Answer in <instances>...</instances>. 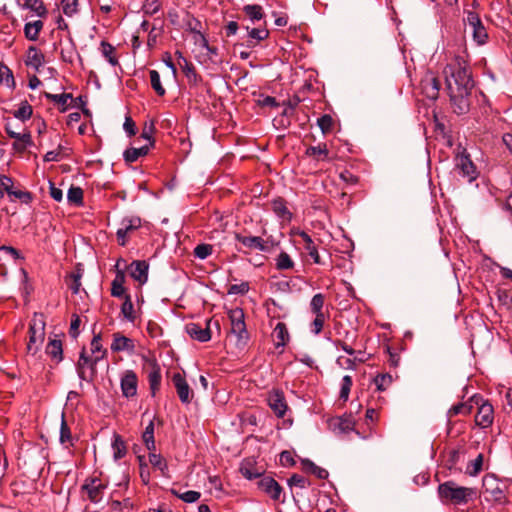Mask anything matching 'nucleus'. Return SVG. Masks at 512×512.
I'll use <instances>...</instances> for the list:
<instances>
[{"label":"nucleus","instance_id":"obj_57","mask_svg":"<svg viewBox=\"0 0 512 512\" xmlns=\"http://www.w3.org/2000/svg\"><path fill=\"white\" fill-rule=\"evenodd\" d=\"M352 387V378L349 375H345L342 378L341 390H340V399L347 401L349 397V393Z\"/></svg>","mask_w":512,"mask_h":512},{"label":"nucleus","instance_id":"obj_47","mask_svg":"<svg viewBox=\"0 0 512 512\" xmlns=\"http://www.w3.org/2000/svg\"><path fill=\"white\" fill-rule=\"evenodd\" d=\"M324 301H325V297L323 294H321V293L315 294L312 297L311 302H310L311 312L315 315L324 314L322 311L323 306H324Z\"/></svg>","mask_w":512,"mask_h":512},{"label":"nucleus","instance_id":"obj_39","mask_svg":"<svg viewBox=\"0 0 512 512\" xmlns=\"http://www.w3.org/2000/svg\"><path fill=\"white\" fill-rule=\"evenodd\" d=\"M243 12L253 23L255 21H260L264 17L263 8L257 4L245 5L243 7Z\"/></svg>","mask_w":512,"mask_h":512},{"label":"nucleus","instance_id":"obj_45","mask_svg":"<svg viewBox=\"0 0 512 512\" xmlns=\"http://www.w3.org/2000/svg\"><path fill=\"white\" fill-rule=\"evenodd\" d=\"M67 200L69 203H72L75 205H82L83 190L80 187L71 186L67 193Z\"/></svg>","mask_w":512,"mask_h":512},{"label":"nucleus","instance_id":"obj_35","mask_svg":"<svg viewBox=\"0 0 512 512\" xmlns=\"http://www.w3.org/2000/svg\"><path fill=\"white\" fill-rule=\"evenodd\" d=\"M23 8L29 9L39 17H46L48 11L42 0H24Z\"/></svg>","mask_w":512,"mask_h":512},{"label":"nucleus","instance_id":"obj_37","mask_svg":"<svg viewBox=\"0 0 512 512\" xmlns=\"http://www.w3.org/2000/svg\"><path fill=\"white\" fill-rule=\"evenodd\" d=\"M112 449L115 460H119L126 455V445L119 434H114L113 436Z\"/></svg>","mask_w":512,"mask_h":512},{"label":"nucleus","instance_id":"obj_29","mask_svg":"<svg viewBox=\"0 0 512 512\" xmlns=\"http://www.w3.org/2000/svg\"><path fill=\"white\" fill-rule=\"evenodd\" d=\"M150 145H143L139 148L131 147L124 151L123 157L127 163H133L138 160L139 157L148 154Z\"/></svg>","mask_w":512,"mask_h":512},{"label":"nucleus","instance_id":"obj_17","mask_svg":"<svg viewBox=\"0 0 512 512\" xmlns=\"http://www.w3.org/2000/svg\"><path fill=\"white\" fill-rule=\"evenodd\" d=\"M0 185L3 186V190L10 196L21 200L23 203H29L32 199V195L28 191L15 190L13 188V181L7 176L0 178Z\"/></svg>","mask_w":512,"mask_h":512},{"label":"nucleus","instance_id":"obj_36","mask_svg":"<svg viewBox=\"0 0 512 512\" xmlns=\"http://www.w3.org/2000/svg\"><path fill=\"white\" fill-rule=\"evenodd\" d=\"M143 442L149 451H155L154 419H151L142 434Z\"/></svg>","mask_w":512,"mask_h":512},{"label":"nucleus","instance_id":"obj_54","mask_svg":"<svg viewBox=\"0 0 512 512\" xmlns=\"http://www.w3.org/2000/svg\"><path fill=\"white\" fill-rule=\"evenodd\" d=\"M149 462L153 467L158 468L163 474L167 469L165 459H163L161 455L153 453V451L149 454Z\"/></svg>","mask_w":512,"mask_h":512},{"label":"nucleus","instance_id":"obj_61","mask_svg":"<svg viewBox=\"0 0 512 512\" xmlns=\"http://www.w3.org/2000/svg\"><path fill=\"white\" fill-rule=\"evenodd\" d=\"M288 485L289 486H296L299 488H306L308 486V481L305 477L299 475V474H293L288 479Z\"/></svg>","mask_w":512,"mask_h":512},{"label":"nucleus","instance_id":"obj_62","mask_svg":"<svg viewBox=\"0 0 512 512\" xmlns=\"http://www.w3.org/2000/svg\"><path fill=\"white\" fill-rule=\"evenodd\" d=\"M355 422L351 416L339 418L338 427L341 432H348L354 428Z\"/></svg>","mask_w":512,"mask_h":512},{"label":"nucleus","instance_id":"obj_2","mask_svg":"<svg viewBox=\"0 0 512 512\" xmlns=\"http://www.w3.org/2000/svg\"><path fill=\"white\" fill-rule=\"evenodd\" d=\"M438 495L443 503L465 505L475 495V489L458 486L454 481H446L438 486Z\"/></svg>","mask_w":512,"mask_h":512},{"label":"nucleus","instance_id":"obj_24","mask_svg":"<svg viewBox=\"0 0 512 512\" xmlns=\"http://www.w3.org/2000/svg\"><path fill=\"white\" fill-rule=\"evenodd\" d=\"M272 211L282 220L291 221L292 213L286 206V201L283 198H276L271 202Z\"/></svg>","mask_w":512,"mask_h":512},{"label":"nucleus","instance_id":"obj_15","mask_svg":"<svg viewBox=\"0 0 512 512\" xmlns=\"http://www.w3.org/2000/svg\"><path fill=\"white\" fill-rule=\"evenodd\" d=\"M235 239L243 246L251 250H259L262 252L270 251V246L268 245V241L262 239L258 236H244L240 233L235 234Z\"/></svg>","mask_w":512,"mask_h":512},{"label":"nucleus","instance_id":"obj_26","mask_svg":"<svg viewBox=\"0 0 512 512\" xmlns=\"http://www.w3.org/2000/svg\"><path fill=\"white\" fill-rule=\"evenodd\" d=\"M178 65L190 84L196 85L201 80V77L196 72L194 65L186 58H183V61H178Z\"/></svg>","mask_w":512,"mask_h":512},{"label":"nucleus","instance_id":"obj_43","mask_svg":"<svg viewBox=\"0 0 512 512\" xmlns=\"http://www.w3.org/2000/svg\"><path fill=\"white\" fill-rule=\"evenodd\" d=\"M32 112V106L27 101H23L13 115L19 120L26 121L32 116Z\"/></svg>","mask_w":512,"mask_h":512},{"label":"nucleus","instance_id":"obj_55","mask_svg":"<svg viewBox=\"0 0 512 512\" xmlns=\"http://www.w3.org/2000/svg\"><path fill=\"white\" fill-rule=\"evenodd\" d=\"M374 383L378 391H384L392 383V376L390 374H379L374 378Z\"/></svg>","mask_w":512,"mask_h":512},{"label":"nucleus","instance_id":"obj_27","mask_svg":"<svg viewBox=\"0 0 512 512\" xmlns=\"http://www.w3.org/2000/svg\"><path fill=\"white\" fill-rule=\"evenodd\" d=\"M125 273L123 270L117 269L114 280L111 283V295L113 297L125 296Z\"/></svg>","mask_w":512,"mask_h":512},{"label":"nucleus","instance_id":"obj_11","mask_svg":"<svg viewBox=\"0 0 512 512\" xmlns=\"http://www.w3.org/2000/svg\"><path fill=\"white\" fill-rule=\"evenodd\" d=\"M141 227V219L139 217L124 218L121 222V227L117 230L116 236L119 245L125 246L127 236Z\"/></svg>","mask_w":512,"mask_h":512},{"label":"nucleus","instance_id":"obj_8","mask_svg":"<svg viewBox=\"0 0 512 512\" xmlns=\"http://www.w3.org/2000/svg\"><path fill=\"white\" fill-rule=\"evenodd\" d=\"M257 486L262 492L267 494L272 500L284 502V499H281L283 489H282L281 485L274 478H272L270 476L262 477L257 482Z\"/></svg>","mask_w":512,"mask_h":512},{"label":"nucleus","instance_id":"obj_48","mask_svg":"<svg viewBox=\"0 0 512 512\" xmlns=\"http://www.w3.org/2000/svg\"><path fill=\"white\" fill-rule=\"evenodd\" d=\"M149 75H150V82H151L152 88L155 90V92L159 96H164L166 93V90L161 84L160 75H159L158 71L151 70L149 72Z\"/></svg>","mask_w":512,"mask_h":512},{"label":"nucleus","instance_id":"obj_58","mask_svg":"<svg viewBox=\"0 0 512 512\" xmlns=\"http://www.w3.org/2000/svg\"><path fill=\"white\" fill-rule=\"evenodd\" d=\"M317 124L322 133L326 134L330 132L333 127V119L330 115L324 114L318 119Z\"/></svg>","mask_w":512,"mask_h":512},{"label":"nucleus","instance_id":"obj_14","mask_svg":"<svg viewBox=\"0 0 512 512\" xmlns=\"http://www.w3.org/2000/svg\"><path fill=\"white\" fill-rule=\"evenodd\" d=\"M121 391L124 397L130 398L137 394L138 378L133 370H126L120 381Z\"/></svg>","mask_w":512,"mask_h":512},{"label":"nucleus","instance_id":"obj_4","mask_svg":"<svg viewBox=\"0 0 512 512\" xmlns=\"http://www.w3.org/2000/svg\"><path fill=\"white\" fill-rule=\"evenodd\" d=\"M482 489L486 501L498 504L506 502L505 493L500 482L494 475L487 474L483 477Z\"/></svg>","mask_w":512,"mask_h":512},{"label":"nucleus","instance_id":"obj_28","mask_svg":"<svg viewBox=\"0 0 512 512\" xmlns=\"http://www.w3.org/2000/svg\"><path fill=\"white\" fill-rule=\"evenodd\" d=\"M45 352L53 360L59 363L63 359L62 342L57 339L50 340L46 346Z\"/></svg>","mask_w":512,"mask_h":512},{"label":"nucleus","instance_id":"obj_22","mask_svg":"<svg viewBox=\"0 0 512 512\" xmlns=\"http://www.w3.org/2000/svg\"><path fill=\"white\" fill-rule=\"evenodd\" d=\"M135 349V344L132 339L120 334H113V342L111 344V350L113 352L129 351L132 352Z\"/></svg>","mask_w":512,"mask_h":512},{"label":"nucleus","instance_id":"obj_6","mask_svg":"<svg viewBox=\"0 0 512 512\" xmlns=\"http://www.w3.org/2000/svg\"><path fill=\"white\" fill-rule=\"evenodd\" d=\"M107 488V483L102 481L99 477H89L85 479L81 486V491L87 494L88 499L92 503H99Z\"/></svg>","mask_w":512,"mask_h":512},{"label":"nucleus","instance_id":"obj_59","mask_svg":"<svg viewBox=\"0 0 512 512\" xmlns=\"http://www.w3.org/2000/svg\"><path fill=\"white\" fill-rule=\"evenodd\" d=\"M471 408L472 407L468 406L466 403H458L449 409L448 415L449 417H453L459 414H470Z\"/></svg>","mask_w":512,"mask_h":512},{"label":"nucleus","instance_id":"obj_13","mask_svg":"<svg viewBox=\"0 0 512 512\" xmlns=\"http://www.w3.org/2000/svg\"><path fill=\"white\" fill-rule=\"evenodd\" d=\"M172 382L176 388L180 401L183 404H189L194 394L186 379L180 373H175L172 376Z\"/></svg>","mask_w":512,"mask_h":512},{"label":"nucleus","instance_id":"obj_46","mask_svg":"<svg viewBox=\"0 0 512 512\" xmlns=\"http://www.w3.org/2000/svg\"><path fill=\"white\" fill-rule=\"evenodd\" d=\"M294 262L286 252H281L276 258V268L278 270H288L293 268Z\"/></svg>","mask_w":512,"mask_h":512},{"label":"nucleus","instance_id":"obj_20","mask_svg":"<svg viewBox=\"0 0 512 512\" xmlns=\"http://www.w3.org/2000/svg\"><path fill=\"white\" fill-rule=\"evenodd\" d=\"M475 422L482 428H487L493 423V407L489 403H483L475 416Z\"/></svg>","mask_w":512,"mask_h":512},{"label":"nucleus","instance_id":"obj_44","mask_svg":"<svg viewBox=\"0 0 512 512\" xmlns=\"http://www.w3.org/2000/svg\"><path fill=\"white\" fill-rule=\"evenodd\" d=\"M171 493L186 503H194L201 496L200 492L193 491V490H189V491L181 493L176 489H171Z\"/></svg>","mask_w":512,"mask_h":512},{"label":"nucleus","instance_id":"obj_63","mask_svg":"<svg viewBox=\"0 0 512 512\" xmlns=\"http://www.w3.org/2000/svg\"><path fill=\"white\" fill-rule=\"evenodd\" d=\"M324 322H325L324 314L315 315V319L311 323V331L314 334L318 335L323 329Z\"/></svg>","mask_w":512,"mask_h":512},{"label":"nucleus","instance_id":"obj_5","mask_svg":"<svg viewBox=\"0 0 512 512\" xmlns=\"http://www.w3.org/2000/svg\"><path fill=\"white\" fill-rule=\"evenodd\" d=\"M466 17L464 18V24L468 25L472 31L474 41L478 45H483L488 39V33L486 28L483 26L479 15L472 11H465Z\"/></svg>","mask_w":512,"mask_h":512},{"label":"nucleus","instance_id":"obj_38","mask_svg":"<svg viewBox=\"0 0 512 512\" xmlns=\"http://www.w3.org/2000/svg\"><path fill=\"white\" fill-rule=\"evenodd\" d=\"M5 130L9 137L21 141V148H26L27 146L32 144V138L29 132L18 133L14 131L9 124L5 126Z\"/></svg>","mask_w":512,"mask_h":512},{"label":"nucleus","instance_id":"obj_56","mask_svg":"<svg viewBox=\"0 0 512 512\" xmlns=\"http://www.w3.org/2000/svg\"><path fill=\"white\" fill-rule=\"evenodd\" d=\"M61 4L63 13L68 17L73 16L78 11V0H62Z\"/></svg>","mask_w":512,"mask_h":512},{"label":"nucleus","instance_id":"obj_34","mask_svg":"<svg viewBox=\"0 0 512 512\" xmlns=\"http://www.w3.org/2000/svg\"><path fill=\"white\" fill-rule=\"evenodd\" d=\"M305 154L317 161H324L328 159L329 152L326 144H319L318 146H309Z\"/></svg>","mask_w":512,"mask_h":512},{"label":"nucleus","instance_id":"obj_40","mask_svg":"<svg viewBox=\"0 0 512 512\" xmlns=\"http://www.w3.org/2000/svg\"><path fill=\"white\" fill-rule=\"evenodd\" d=\"M102 55L108 60L112 66L119 64L117 57L115 56V48L108 42H101Z\"/></svg>","mask_w":512,"mask_h":512},{"label":"nucleus","instance_id":"obj_42","mask_svg":"<svg viewBox=\"0 0 512 512\" xmlns=\"http://www.w3.org/2000/svg\"><path fill=\"white\" fill-rule=\"evenodd\" d=\"M121 313L125 319H127L130 322H134V305L132 303L130 295H125L124 302L122 303L121 306Z\"/></svg>","mask_w":512,"mask_h":512},{"label":"nucleus","instance_id":"obj_32","mask_svg":"<svg viewBox=\"0 0 512 512\" xmlns=\"http://www.w3.org/2000/svg\"><path fill=\"white\" fill-rule=\"evenodd\" d=\"M302 466L305 472L315 475L318 479H326L328 477L326 469L317 466L309 459L302 460Z\"/></svg>","mask_w":512,"mask_h":512},{"label":"nucleus","instance_id":"obj_23","mask_svg":"<svg viewBox=\"0 0 512 512\" xmlns=\"http://www.w3.org/2000/svg\"><path fill=\"white\" fill-rule=\"evenodd\" d=\"M248 32L247 47H255L260 41L265 40L269 36V31L265 27L249 28L246 27Z\"/></svg>","mask_w":512,"mask_h":512},{"label":"nucleus","instance_id":"obj_49","mask_svg":"<svg viewBox=\"0 0 512 512\" xmlns=\"http://www.w3.org/2000/svg\"><path fill=\"white\" fill-rule=\"evenodd\" d=\"M81 277H82V274L79 271H77V272L71 273L66 279L68 287L72 290V292L74 294H77L80 291Z\"/></svg>","mask_w":512,"mask_h":512},{"label":"nucleus","instance_id":"obj_51","mask_svg":"<svg viewBox=\"0 0 512 512\" xmlns=\"http://www.w3.org/2000/svg\"><path fill=\"white\" fill-rule=\"evenodd\" d=\"M483 466V455L479 454L474 460L467 465V474L476 476L480 473Z\"/></svg>","mask_w":512,"mask_h":512},{"label":"nucleus","instance_id":"obj_10","mask_svg":"<svg viewBox=\"0 0 512 512\" xmlns=\"http://www.w3.org/2000/svg\"><path fill=\"white\" fill-rule=\"evenodd\" d=\"M105 355H106V351H104L101 355H95L93 357H88L86 355L85 348H83L81 353H80L79 360H78V363H77V373H78L79 378L82 379V380H86L87 379L86 376H85V371H84V367L86 365L90 366V369L92 371V376H93L95 374V372H96V365H97V363L102 358H104Z\"/></svg>","mask_w":512,"mask_h":512},{"label":"nucleus","instance_id":"obj_60","mask_svg":"<svg viewBox=\"0 0 512 512\" xmlns=\"http://www.w3.org/2000/svg\"><path fill=\"white\" fill-rule=\"evenodd\" d=\"M71 441V431L67 425V422L62 414L61 427H60V442L62 444Z\"/></svg>","mask_w":512,"mask_h":512},{"label":"nucleus","instance_id":"obj_25","mask_svg":"<svg viewBox=\"0 0 512 512\" xmlns=\"http://www.w3.org/2000/svg\"><path fill=\"white\" fill-rule=\"evenodd\" d=\"M276 347H284L289 341V332L283 322H278L272 332Z\"/></svg>","mask_w":512,"mask_h":512},{"label":"nucleus","instance_id":"obj_50","mask_svg":"<svg viewBox=\"0 0 512 512\" xmlns=\"http://www.w3.org/2000/svg\"><path fill=\"white\" fill-rule=\"evenodd\" d=\"M212 251H213V246L211 244L202 243V244H198L194 248L193 253L196 258L204 260L212 254Z\"/></svg>","mask_w":512,"mask_h":512},{"label":"nucleus","instance_id":"obj_53","mask_svg":"<svg viewBox=\"0 0 512 512\" xmlns=\"http://www.w3.org/2000/svg\"><path fill=\"white\" fill-rule=\"evenodd\" d=\"M161 9L159 0H146L143 4V12L146 15L152 16L157 14Z\"/></svg>","mask_w":512,"mask_h":512},{"label":"nucleus","instance_id":"obj_16","mask_svg":"<svg viewBox=\"0 0 512 512\" xmlns=\"http://www.w3.org/2000/svg\"><path fill=\"white\" fill-rule=\"evenodd\" d=\"M210 322L211 320H208L207 326L205 328L201 327V325L198 323H188L185 326V331L192 339L199 342H207L211 339V331L209 328Z\"/></svg>","mask_w":512,"mask_h":512},{"label":"nucleus","instance_id":"obj_9","mask_svg":"<svg viewBox=\"0 0 512 512\" xmlns=\"http://www.w3.org/2000/svg\"><path fill=\"white\" fill-rule=\"evenodd\" d=\"M422 93L430 100H436L439 96L440 82L431 72L425 74L420 82Z\"/></svg>","mask_w":512,"mask_h":512},{"label":"nucleus","instance_id":"obj_1","mask_svg":"<svg viewBox=\"0 0 512 512\" xmlns=\"http://www.w3.org/2000/svg\"><path fill=\"white\" fill-rule=\"evenodd\" d=\"M443 73L453 111L458 115L466 114L470 108V94L474 87L468 63L462 57L456 56L445 66Z\"/></svg>","mask_w":512,"mask_h":512},{"label":"nucleus","instance_id":"obj_19","mask_svg":"<svg viewBox=\"0 0 512 512\" xmlns=\"http://www.w3.org/2000/svg\"><path fill=\"white\" fill-rule=\"evenodd\" d=\"M145 360L149 363L151 367V370L148 374V381L151 393L154 396L156 394V391L159 390L161 384V369L156 360H151L147 358H145Z\"/></svg>","mask_w":512,"mask_h":512},{"label":"nucleus","instance_id":"obj_64","mask_svg":"<svg viewBox=\"0 0 512 512\" xmlns=\"http://www.w3.org/2000/svg\"><path fill=\"white\" fill-rule=\"evenodd\" d=\"M80 323H81L80 317L77 314H73L72 319H71L70 328H69V335L72 338L78 337Z\"/></svg>","mask_w":512,"mask_h":512},{"label":"nucleus","instance_id":"obj_41","mask_svg":"<svg viewBox=\"0 0 512 512\" xmlns=\"http://www.w3.org/2000/svg\"><path fill=\"white\" fill-rule=\"evenodd\" d=\"M44 95L48 100H50L58 105H61L62 106L61 112L66 111L67 102L69 99H72V95L69 93L51 94V93L45 92Z\"/></svg>","mask_w":512,"mask_h":512},{"label":"nucleus","instance_id":"obj_21","mask_svg":"<svg viewBox=\"0 0 512 512\" xmlns=\"http://www.w3.org/2000/svg\"><path fill=\"white\" fill-rule=\"evenodd\" d=\"M239 471L246 479L249 480L259 478L264 473V470L261 467H257L253 459L243 460L240 464Z\"/></svg>","mask_w":512,"mask_h":512},{"label":"nucleus","instance_id":"obj_30","mask_svg":"<svg viewBox=\"0 0 512 512\" xmlns=\"http://www.w3.org/2000/svg\"><path fill=\"white\" fill-rule=\"evenodd\" d=\"M60 55L61 59L69 64H73L75 56L81 60L80 55L77 53L76 45L71 37L69 38L68 44L61 49Z\"/></svg>","mask_w":512,"mask_h":512},{"label":"nucleus","instance_id":"obj_12","mask_svg":"<svg viewBox=\"0 0 512 512\" xmlns=\"http://www.w3.org/2000/svg\"><path fill=\"white\" fill-rule=\"evenodd\" d=\"M268 405L278 418L284 417L287 411V403L281 390H272L268 395Z\"/></svg>","mask_w":512,"mask_h":512},{"label":"nucleus","instance_id":"obj_52","mask_svg":"<svg viewBox=\"0 0 512 512\" xmlns=\"http://www.w3.org/2000/svg\"><path fill=\"white\" fill-rule=\"evenodd\" d=\"M231 332L237 336L238 342H245L248 338L245 322L231 325Z\"/></svg>","mask_w":512,"mask_h":512},{"label":"nucleus","instance_id":"obj_33","mask_svg":"<svg viewBox=\"0 0 512 512\" xmlns=\"http://www.w3.org/2000/svg\"><path fill=\"white\" fill-rule=\"evenodd\" d=\"M43 62L44 55L36 47H30L27 53L26 65L32 66L38 70L39 67L43 65Z\"/></svg>","mask_w":512,"mask_h":512},{"label":"nucleus","instance_id":"obj_3","mask_svg":"<svg viewBox=\"0 0 512 512\" xmlns=\"http://www.w3.org/2000/svg\"><path fill=\"white\" fill-rule=\"evenodd\" d=\"M45 339V320L43 314L35 313L29 325V341L27 352L35 355Z\"/></svg>","mask_w":512,"mask_h":512},{"label":"nucleus","instance_id":"obj_18","mask_svg":"<svg viewBox=\"0 0 512 512\" xmlns=\"http://www.w3.org/2000/svg\"><path fill=\"white\" fill-rule=\"evenodd\" d=\"M149 265L144 260H135L130 264V276L140 284H145L148 280Z\"/></svg>","mask_w":512,"mask_h":512},{"label":"nucleus","instance_id":"obj_31","mask_svg":"<svg viewBox=\"0 0 512 512\" xmlns=\"http://www.w3.org/2000/svg\"><path fill=\"white\" fill-rule=\"evenodd\" d=\"M43 22L41 20H36L33 22H28L24 26V34L28 40L36 41L39 37V33L43 28Z\"/></svg>","mask_w":512,"mask_h":512},{"label":"nucleus","instance_id":"obj_7","mask_svg":"<svg viewBox=\"0 0 512 512\" xmlns=\"http://www.w3.org/2000/svg\"><path fill=\"white\" fill-rule=\"evenodd\" d=\"M455 169L469 183H472L478 177L476 166L469 155L464 152L457 154L455 158Z\"/></svg>","mask_w":512,"mask_h":512}]
</instances>
